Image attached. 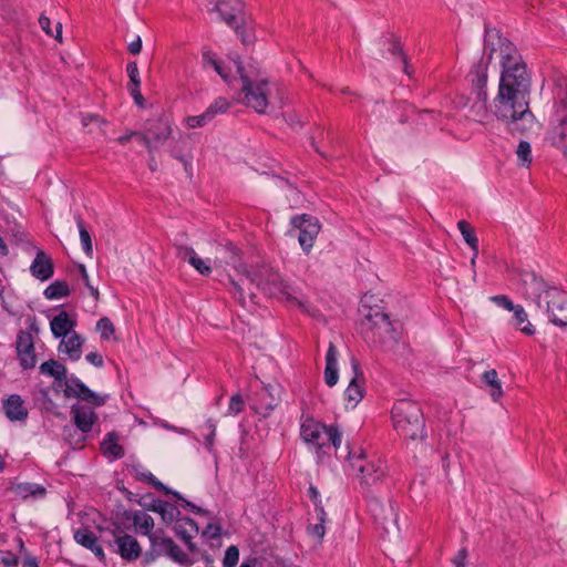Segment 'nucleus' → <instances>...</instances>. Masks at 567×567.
<instances>
[{"label":"nucleus","mask_w":567,"mask_h":567,"mask_svg":"<svg viewBox=\"0 0 567 567\" xmlns=\"http://www.w3.org/2000/svg\"><path fill=\"white\" fill-rule=\"evenodd\" d=\"M168 495H173L175 496L179 502H181V506L184 507V508H188L190 509L193 513L195 514H205V511L202 509L200 507H198L197 505H195L194 503L187 501L186 498H184L181 493L176 492V491H173V493H169Z\"/></svg>","instance_id":"nucleus-55"},{"label":"nucleus","mask_w":567,"mask_h":567,"mask_svg":"<svg viewBox=\"0 0 567 567\" xmlns=\"http://www.w3.org/2000/svg\"><path fill=\"white\" fill-rule=\"evenodd\" d=\"M221 528L216 524H208L203 530L202 536L206 539H217L220 537Z\"/></svg>","instance_id":"nucleus-58"},{"label":"nucleus","mask_w":567,"mask_h":567,"mask_svg":"<svg viewBox=\"0 0 567 567\" xmlns=\"http://www.w3.org/2000/svg\"><path fill=\"white\" fill-rule=\"evenodd\" d=\"M135 137L141 145L145 146L148 150V152H152L154 150L152 137L147 132H137V135Z\"/></svg>","instance_id":"nucleus-61"},{"label":"nucleus","mask_w":567,"mask_h":567,"mask_svg":"<svg viewBox=\"0 0 567 567\" xmlns=\"http://www.w3.org/2000/svg\"><path fill=\"white\" fill-rule=\"evenodd\" d=\"M147 133L151 135L154 148L163 144L172 134L171 126H152L147 128Z\"/></svg>","instance_id":"nucleus-43"},{"label":"nucleus","mask_w":567,"mask_h":567,"mask_svg":"<svg viewBox=\"0 0 567 567\" xmlns=\"http://www.w3.org/2000/svg\"><path fill=\"white\" fill-rule=\"evenodd\" d=\"M522 291L527 299L533 300L539 308L546 302V292L555 286L548 285L535 272L524 271L520 275Z\"/></svg>","instance_id":"nucleus-11"},{"label":"nucleus","mask_w":567,"mask_h":567,"mask_svg":"<svg viewBox=\"0 0 567 567\" xmlns=\"http://www.w3.org/2000/svg\"><path fill=\"white\" fill-rule=\"evenodd\" d=\"M96 329L103 340H110L111 336L115 331L113 322L107 317H103L97 320Z\"/></svg>","instance_id":"nucleus-48"},{"label":"nucleus","mask_w":567,"mask_h":567,"mask_svg":"<svg viewBox=\"0 0 567 567\" xmlns=\"http://www.w3.org/2000/svg\"><path fill=\"white\" fill-rule=\"evenodd\" d=\"M175 247H176L177 258H179L183 261H187L188 264H189V259L193 256L197 255L196 251L192 247L184 246V245H176Z\"/></svg>","instance_id":"nucleus-57"},{"label":"nucleus","mask_w":567,"mask_h":567,"mask_svg":"<svg viewBox=\"0 0 567 567\" xmlns=\"http://www.w3.org/2000/svg\"><path fill=\"white\" fill-rule=\"evenodd\" d=\"M393 427L396 433L409 441H424L427 436L423 411L417 402L400 399L391 410Z\"/></svg>","instance_id":"nucleus-2"},{"label":"nucleus","mask_w":567,"mask_h":567,"mask_svg":"<svg viewBox=\"0 0 567 567\" xmlns=\"http://www.w3.org/2000/svg\"><path fill=\"white\" fill-rule=\"evenodd\" d=\"M117 441V434L115 432H109L101 442L102 453L113 460L122 458L124 456V449Z\"/></svg>","instance_id":"nucleus-28"},{"label":"nucleus","mask_w":567,"mask_h":567,"mask_svg":"<svg viewBox=\"0 0 567 567\" xmlns=\"http://www.w3.org/2000/svg\"><path fill=\"white\" fill-rule=\"evenodd\" d=\"M152 509L158 513L162 519L167 523L174 522L179 516L177 506L163 499L154 501Z\"/></svg>","instance_id":"nucleus-33"},{"label":"nucleus","mask_w":567,"mask_h":567,"mask_svg":"<svg viewBox=\"0 0 567 567\" xmlns=\"http://www.w3.org/2000/svg\"><path fill=\"white\" fill-rule=\"evenodd\" d=\"M235 65L241 81V90L245 93V103L257 113H265L268 106V81L266 79L251 80L245 74L240 61H235Z\"/></svg>","instance_id":"nucleus-8"},{"label":"nucleus","mask_w":567,"mask_h":567,"mask_svg":"<svg viewBox=\"0 0 567 567\" xmlns=\"http://www.w3.org/2000/svg\"><path fill=\"white\" fill-rule=\"evenodd\" d=\"M546 311L555 326L567 327V296L559 288H551L546 292Z\"/></svg>","instance_id":"nucleus-10"},{"label":"nucleus","mask_w":567,"mask_h":567,"mask_svg":"<svg viewBox=\"0 0 567 567\" xmlns=\"http://www.w3.org/2000/svg\"><path fill=\"white\" fill-rule=\"evenodd\" d=\"M74 220H75V224L79 229L82 249H83L84 254L91 258L93 256V245H92L91 235H90L89 230L86 229L85 223H84L83 218L81 217V215H79V214L74 215Z\"/></svg>","instance_id":"nucleus-36"},{"label":"nucleus","mask_w":567,"mask_h":567,"mask_svg":"<svg viewBox=\"0 0 567 567\" xmlns=\"http://www.w3.org/2000/svg\"><path fill=\"white\" fill-rule=\"evenodd\" d=\"M457 228L461 231L465 243L471 247V249L474 252V256H473V258L471 260V262L474 265L475 264V259H476V257L478 255V239H477V237L475 235V231L470 226V224L466 220H464V219H462V220H460L457 223Z\"/></svg>","instance_id":"nucleus-34"},{"label":"nucleus","mask_w":567,"mask_h":567,"mask_svg":"<svg viewBox=\"0 0 567 567\" xmlns=\"http://www.w3.org/2000/svg\"><path fill=\"white\" fill-rule=\"evenodd\" d=\"M39 24L41 27V29L49 35V37H53L54 39L61 41V37H62V24L61 22H56L55 24V33L53 32V30L51 29V20L50 18H48L47 16L44 14H41L40 18H39Z\"/></svg>","instance_id":"nucleus-46"},{"label":"nucleus","mask_w":567,"mask_h":567,"mask_svg":"<svg viewBox=\"0 0 567 567\" xmlns=\"http://www.w3.org/2000/svg\"><path fill=\"white\" fill-rule=\"evenodd\" d=\"M554 115L567 116V78L558 74L553 79Z\"/></svg>","instance_id":"nucleus-21"},{"label":"nucleus","mask_w":567,"mask_h":567,"mask_svg":"<svg viewBox=\"0 0 567 567\" xmlns=\"http://www.w3.org/2000/svg\"><path fill=\"white\" fill-rule=\"evenodd\" d=\"M186 125L189 128H197V127H204L210 122L204 114V112L199 115H192L185 118Z\"/></svg>","instance_id":"nucleus-53"},{"label":"nucleus","mask_w":567,"mask_h":567,"mask_svg":"<svg viewBox=\"0 0 567 567\" xmlns=\"http://www.w3.org/2000/svg\"><path fill=\"white\" fill-rule=\"evenodd\" d=\"M238 270L243 271L248 280L266 293H269L270 296H280L288 301H297V298L290 292V286L284 281L280 274L275 271L272 268L262 265L247 269L246 266L240 265ZM298 303L301 306V301L298 300Z\"/></svg>","instance_id":"nucleus-6"},{"label":"nucleus","mask_w":567,"mask_h":567,"mask_svg":"<svg viewBox=\"0 0 567 567\" xmlns=\"http://www.w3.org/2000/svg\"><path fill=\"white\" fill-rule=\"evenodd\" d=\"M71 415L76 429L80 430L82 434L91 432L94 423L97 421V415L94 410L82 404H73L71 406Z\"/></svg>","instance_id":"nucleus-19"},{"label":"nucleus","mask_w":567,"mask_h":567,"mask_svg":"<svg viewBox=\"0 0 567 567\" xmlns=\"http://www.w3.org/2000/svg\"><path fill=\"white\" fill-rule=\"evenodd\" d=\"M63 392L65 398H75L79 399L80 401L89 402L94 406L104 405L106 400V396H102L96 392L92 391L74 374L68 377V379L65 380Z\"/></svg>","instance_id":"nucleus-12"},{"label":"nucleus","mask_w":567,"mask_h":567,"mask_svg":"<svg viewBox=\"0 0 567 567\" xmlns=\"http://www.w3.org/2000/svg\"><path fill=\"white\" fill-rule=\"evenodd\" d=\"M30 274L40 281L49 280L54 274L52 258L43 250H38L30 265Z\"/></svg>","instance_id":"nucleus-20"},{"label":"nucleus","mask_w":567,"mask_h":567,"mask_svg":"<svg viewBox=\"0 0 567 567\" xmlns=\"http://www.w3.org/2000/svg\"><path fill=\"white\" fill-rule=\"evenodd\" d=\"M137 478L142 482H145L153 486L156 491L163 492L168 495L173 493V489L164 485L161 481H158L150 471H143L137 474Z\"/></svg>","instance_id":"nucleus-44"},{"label":"nucleus","mask_w":567,"mask_h":567,"mask_svg":"<svg viewBox=\"0 0 567 567\" xmlns=\"http://www.w3.org/2000/svg\"><path fill=\"white\" fill-rule=\"evenodd\" d=\"M491 301L508 311H513L516 307V305L506 295L492 296Z\"/></svg>","instance_id":"nucleus-54"},{"label":"nucleus","mask_w":567,"mask_h":567,"mask_svg":"<svg viewBox=\"0 0 567 567\" xmlns=\"http://www.w3.org/2000/svg\"><path fill=\"white\" fill-rule=\"evenodd\" d=\"M173 529L190 553L197 551V546L193 543V538L198 535L199 527L194 519L189 517H177Z\"/></svg>","instance_id":"nucleus-17"},{"label":"nucleus","mask_w":567,"mask_h":567,"mask_svg":"<svg viewBox=\"0 0 567 567\" xmlns=\"http://www.w3.org/2000/svg\"><path fill=\"white\" fill-rule=\"evenodd\" d=\"M110 546L113 547V551L127 561H135L142 553L137 539L127 534L115 536L113 544H110Z\"/></svg>","instance_id":"nucleus-16"},{"label":"nucleus","mask_w":567,"mask_h":567,"mask_svg":"<svg viewBox=\"0 0 567 567\" xmlns=\"http://www.w3.org/2000/svg\"><path fill=\"white\" fill-rule=\"evenodd\" d=\"M361 333L368 343L384 350H392L401 336L400 330L390 320L389 315L380 307L370 308L361 323Z\"/></svg>","instance_id":"nucleus-3"},{"label":"nucleus","mask_w":567,"mask_h":567,"mask_svg":"<svg viewBox=\"0 0 567 567\" xmlns=\"http://www.w3.org/2000/svg\"><path fill=\"white\" fill-rule=\"evenodd\" d=\"M516 155L520 167H529L533 161L530 143L522 140L516 148Z\"/></svg>","instance_id":"nucleus-42"},{"label":"nucleus","mask_w":567,"mask_h":567,"mask_svg":"<svg viewBox=\"0 0 567 567\" xmlns=\"http://www.w3.org/2000/svg\"><path fill=\"white\" fill-rule=\"evenodd\" d=\"M148 540L151 544L148 555L153 556V558H156L161 556L166 557V554L173 539L166 537L162 529H157L155 530L154 534L150 535Z\"/></svg>","instance_id":"nucleus-27"},{"label":"nucleus","mask_w":567,"mask_h":567,"mask_svg":"<svg viewBox=\"0 0 567 567\" xmlns=\"http://www.w3.org/2000/svg\"><path fill=\"white\" fill-rule=\"evenodd\" d=\"M75 324L66 311H61L50 321L51 332L55 339L65 338Z\"/></svg>","instance_id":"nucleus-25"},{"label":"nucleus","mask_w":567,"mask_h":567,"mask_svg":"<svg viewBox=\"0 0 567 567\" xmlns=\"http://www.w3.org/2000/svg\"><path fill=\"white\" fill-rule=\"evenodd\" d=\"M82 338L73 332L66 340H62L59 344V351L66 353L72 361H78L82 354Z\"/></svg>","instance_id":"nucleus-29"},{"label":"nucleus","mask_w":567,"mask_h":567,"mask_svg":"<svg viewBox=\"0 0 567 567\" xmlns=\"http://www.w3.org/2000/svg\"><path fill=\"white\" fill-rule=\"evenodd\" d=\"M166 557L183 567H188L194 564V559L187 553L183 551L174 540L171 543Z\"/></svg>","instance_id":"nucleus-39"},{"label":"nucleus","mask_w":567,"mask_h":567,"mask_svg":"<svg viewBox=\"0 0 567 567\" xmlns=\"http://www.w3.org/2000/svg\"><path fill=\"white\" fill-rule=\"evenodd\" d=\"M0 564L4 567H16L19 564V558L12 551H6L0 557Z\"/></svg>","instance_id":"nucleus-59"},{"label":"nucleus","mask_w":567,"mask_h":567,"mask_svg":"<svg viewBox=\"0 0 567 567\" xmlns=\"http://www.w3.org/2000/svg\"><path fill=\"white\" fill-rule=\"evenodd\" d=\"M85 360L96 367V368H102L104 365V360H103V357L101 353L99 352H90L85 355Z\"/></svg>","instance_id":"nucleus-62"},{"label":"nucleus","mask_w":567,"mask_h":567,"mask_svg":"<svg viewBox=\"0 0 567 567\" xmlns=\"http://www.w3.org/2000/svg\"><path fill=\"white\" fill-rule=\"evenodd\" d=\"M279 385L266 384L260 392V405L256 409L264 416L269 415L280 402Z\"/></svg>","instance_id":"nucleus-23"},{"label":"nucleus","mask_w":567,"mask_h":567,"mask_svg":"<svg viewBox=\"0 0 567 567\" xmlns=\"http://www.w3.org/2000/svg\"><path fill=\"white\" fill-rule=\"evenodd\" d=\"M74 540L89 550L99 543L96 535L89 528L76 529L74 533Z\"/></svg>","instance_id":"nucleus-41"},{"label":"nucleus","mask_w":567,"mask_h":567,"mask_svg":"<svg viewBox=\"0 0 567 567\" xmlns=\"http://www.w3.org/2000/svg\"><path fill=\"white\" fill-rule=\"evenodd\" d=\"M39 371L41 374L45 377L53 378L59 383L60 386L68 379L66 367L54 359H50L43 362L40 365Z\"/></svg>","instance_id":"nucleus-26"},{"label":"nucleus","mask_w":567,"mask_h":567,"mask_svg":"<svg viewBox=\"0 0 567 567\" xmlns=\"http://www.w3.org/2000/svg\"><path fill=\"white\" fill-rule=\"evenodd\" d=\"M482 380L486 385L491 386L489 395L494 402H497L503 395V389L496 370L492 369L485 371L482 375Z\"/></svg>","instance_id":"nucleus-35"},{"label":"nucleus","mask_w":567,"mask_h":567,"mask_svg":"<svg viewBox=\"0 0 567 567\" xmlns=\"http://www.w3.org/2000/svg\"><path fill=\"white\" fill-rule=\"evenodd\" d=\"M244 409V400L240 394L236 393L231 395L227 414L229 415H237L239 414Z\"/></svg>","instance_id":"nucleus-52"},{"label":"nucleus","mask_w":567,"mask_h":567,"mask_svg":"<svg viewBox=\"0 0 567 567\" xmlns=\"http://www.w3.org/2000/svg\"><path fill=\"white\" fill-rule=\"evenodd\" d=\"M2 409L7 419L11 422H25L29 415L24 401L19 394H11L3 400Z\"/></svg>","instance_id":"nucleus-22"},{"label":"nucleus","mask_w":567,"mask_h":567,"mask_svg":"<svg viewBox=\"0 0 567 567\" xmlns=\"http://www.w3.org/2000/svg\"><path fill=\"white\" fill-rule=\"evenodd\" d=\"M215 10L219 13L220 18L233 29L237 35L240 37L241 42L247 44L248 38L245 35L244 28L238 23V14L243 10L241 0H218Z\"/></svg>","instance_id":"nucleus-13"},{"label":"nucleus","mask_w":567,"mask_h":567,"mask_svg":"<svg viewBox=\"0 0 567 567\" xmlns=\"http://www.w3.org/2000/svg\"><path fill=\"white\" fill-rule=\"evenodd\" d=\"M229 284L231 285L233 287V292H234V296L239 300V301H245V293H244V289L240 285V282L236 281L235 279H233L231 277H229Z\"/></svg>","instance_id":"nucleus-63"},{"label":"nucleus","mask_w":567,"mask_h":567,"mask_svg":"<svg viewBox=\"0 0 567 567\" xmlns=\"http://www.w3.org/2000/svg\"><path fill=\"white\" fill-rule=\"evenodd\" d=\"M238 270L243 271L248 280L266 293H269L270 296H280L288 301H297V298L290 292V286L284 281L280 274L275 271L272 268L262 265L247 269L246 266L240 265ZM298 303L301 306V301L298 300Z\"/></svg>","instance_id":"nucleus-7"},{"label":"nucleus","mask_w":567,"mask_h":567,"mask_svg":"<svg viewBox=\"0 0 567 567\" xmlns=\"http://www.w3.org/2000/svg\"><path fill=\"white\" fill-rule=\"evenodd\" d=\"M14 492L18 496L22 498L32 497H43L47 493L45 488L37 483H19L14 487Z\"/></svg>","instance_id":"nucleus-37"},{"label":"nucleus","mask_w":567,"mask_h":567,"mask_svg":"<svg viewBox=\"0 0 567 567\" xmlns=\"http://www.w3.org/2000/svg\"><path fill=\"white\" fill-rule=\"evenodd\" d=\"M384 44H388V51L393 56H400L401 58V60L403 62V71H404L405 74L410 75L411 74V66L408 63L406 55L404 54L400 43L396 42V41L388 40V41H384Z\"/></svg>","instance_id":"nucleus-45"},{"label":"nucleus","mask_w":567,"mask_h":567,"mask_svg":"<svg viewBox=\"0 0 567 567\" xmlns=\"http://www.w3.org/2000/svg\"><path fill=\"white\" fill-rule=\"evenodd\" d=\"M189 265H192L203 276H209L212 274L210 265L206 260L198 257V255L193 256L189 259Z\"/></svg>","instance_id":"nucleus-50"},{"label":"nucleus","mask_w":567,"mask_h":567,"mask_svg":"<svg viewBox=\"0 0 567 567\" xmlns=\"http://www.w3.org/2000/svg\"><path fill=\"white\" fill-rule=\"evenodd\" d=\"M467 559V550L465 548H462L457 551L453 559V564L455 567H465Z\"/></svg>","instance_id":"nucleus-64"},{"label":"nucleus","mask_w":567,"mask_h":567,"mask_svg":"<svg viewBox=\"0 0 567 567\" xmlns=\"http://www.w3.org/2000/svg\"><path fill=\"white\" fill-rule=\"evenodd\" d=\"M239 560V549L237 546L231 545L229 546L226 551L223 559V566L224 567H236Z\"/></svg>","instance_id":"nucleus-49"},{"label":"nucleus","mask_w":567,"mask_h":567,"mask_svg":"<svg viewBox=\"0 0 567 567\" xmlns=\"http://www.w3.org/2000/svg\"><path fill=\"white\" fill-rule=\"evenodd\" d=\"M513 312L514 326L519 329L526 336H533L535 333L534 326L528 321V316L520 305H516Z\"/></svg>","instance_id":"nucleus-32"},{"label":"nucleus","mask_w":567,"mask_h":567,"mask_svg":"<svg viewBox=\"0 0 567 567\" xmlns=\"http://www.w3.org/2000/svg\"><path fill=\"white\" fill-rule=\"evenodd\" d=\"M353 377L344 391V401L347 408L354 409L364 396V377L360 363L355 358H351Z\"/></svg>","instance_id":"nucleus-15"},{"label":"nucleus","mask_w":567,"mask_h":567,"mask_svg":"<svg viewBox=\"0 0 567 567\" xmlns=\"http://www.w3.org/2000/svg\"><path fill=\"white\" fill-rule=\"evenodd\" d=\"M16 352L19 364L23 370L33 369L37 364L34 342L31 332L21 330L16 339Z\"/></svg>","instance_id":"nucleus-14"},{"label":"nucleus","mask_w":567,"mask_h":567,"mask_svg":"<svg viewBox=\"0 0 567 567\" xmlns=\"http://www.w3.org/2000/svg\"><path fill=\"white\" fill-rule=\"evenodd\" d=\"M300 436L302 441L316 450L318 454L326 453V449L333 446L338 450L342 442V434L338 426H327L310 415H301Z\"/></svg>","instance_id":"nucleus-4"},{"label":"nucleus","mask_w":567,"mask_h":567,"mask_svg":"<svg viewBox=\"0 0 567 567\" xmlns=\"http://www.w3.org/2000/svg\"><path fill=\"white\" fill-rule=\"evenodd\" d=\"M133 523L136 528V532L141 535L147 536L154 534V520L153 518L143 512L136 513L133 517Z\"/></svg>","instance_id":"nucleus-38"},{"label":"nucleus","mask_w":567,"mask_h":567,"mask_svg":"<svg viewBox=\"0 0 567 567\" xmlns=\"http://www.w3.org/2000/svg\"><path fill=\"white\" fill-rule=\"evenodd\" d=\"M205 427L208 430V434L204 437V445L206 450L210 453L214 449L215 436L217 431V422L214 419H207L205 422Z\"/></svg>","instance_id":"nucleus-47"},{"label":"nucleus","mask_w":567,"mask_h":567,"mask_svg":"<svg viewBox=\"0 0 567 567\" xmlns=\"http://www.w3.org/2000/svg\"><path fill=\"white\" fill-rule=\"evenodd\" d=\"M126 73L130 78V84H141L140 71L135 61H131L126 64Z\"/></svg>","instance_id":"nucleus-56"},{"label":"nucleus","mask_w":567,"mask_h":567,"mask_svg":"<svg viewBox=\"0 0 567 567\" xmlns=\"http://www.w3.org/2000/svg\"><path fill=\"white\" fill-rule=\"evenodd\" d=\"M79 271H80V275H81V278L83 280V284L84 286L87 288V290L90 291V295L95 299L97 300L99 299V296H100V292H99V289L94 286H92L91 281H90V277H89V274H87V270H86V267L84 265H80L79 266Z\"/></svg>","instance_id":"nucleus-51"},{"label":"nucleus","mask_w":567,"mask_h":567,"mask_svg":"<svg viewBox=\"0 0 567 567\" xmlns=\"http://www.w3.org/2000/svg\"><path fill=\"white\" fill-rule=\"evenodd\" d=\"M494 52H498L501 64L494 114L509 133L523 135L534 127L536 118L529 109L532 76L515 44L497 29L485 28L483 55L472 66L468 78L474 87H485Z\"/></svg>","instance_id":"nucleus-1"},{"label":"nucleus","mask_w":567,"mask_h":567,"mask_svg":"<svg viewBox=\"0 0 567 567\" xmlns=\"http://www.w3.org/2000/svg\"><path fill=\"white\" fill-rule=\"evenodd\" d=\"M547 141L555 147L566 151L567 150V116L554 115L550 122V127L547 132Z\"/></svg>","instance_id":"nucleus-18"},{"label":"nucleus","mask_w":567,"mask_h":567,"mask_svg":"<svg viewBox=\"0 0 567 567\" xmlns=\"http://www.w3.org/2000/svg\"><path fill=\"white\" fill-rule=\"evenodd\" d=\"M339 380L338 350L330 342L326 353L324 382L328 386H334Z\"/></svg>","instance_id":"nucleus-24"},{"label":"nucleus","mask_w":567,"mask_h":567,"mask_svg":"<svg viewBox=\"0 0 567 567\" xmlns=\"http://www.w3.org/2000/svg\"><path fill=\"white\" fill-rule=\"evenodd\" d=\"M347 460L350 474L359 481L363 488L377 484L386 474L385 462L377 455H369L363 450H350Z\"/></svg>","instance_id":"nucleus-5"},{"label":"nucleus","mask_w":567,"mask_h":567,"mask_svg":"<svg viewBox=\"0 0 567 567\" xmlns=\"http://www.w3.org/2000/svg\"><path fill=\"white\" fill-rule=\"evenodd\" d=\"M291 225L299 229L298 241L306 254H309L313 247L315 240L320 233L321 225L317 217L301 214L296 215L290 220Z\"/></svg>","instance_id":"nucleus-9"},{"label":"nucleus","mask_w":567,"mask_h":567,"mask_svg":"<svg viewBox=\"0 0 567 567\" xmlns=\"http://www.w3.org/2000/svg\"><path fill=\"white\" fill-rule=\"evenodd\" d=\"M204 66H212L217 74L226 82L230 83V76L223 61L212 51H205L202 55Z\"/></svg>","instance_id":"nucleus-30"},{"label":"nucleus","mask_w":567,"mask_h":567,"mask_svg":"<svg viewBox=\"0 0 567 567\" xmlns=\"http://www.w3.org/2000/svg\"><path fill=\"white\" fill-rule=\"evenodd\" d=\"M307 532L310 536L322 539L326 534V527L323 523L319 522L317 524L309 525Z\"/></svg>","instance_id":"nucleus-60"},{"label":"nucleus","mask_w":567,"mask_h":567,"mask_svg":"<svg viewBox=\"0 0 567 567\" xmlns=\"http://www.w3.org/2000/svg\"><path fill=\"white\" fill-rule=\"evenodd\" d=\"M230 107V102L225 97H217L212 104L204 111V114L212 122L217 115L225 114Z\"/></svg>","instance_id":"nucleus-40"},{"label":"nucleus","mask_w":567,"mask_h":567,"mask_svg":"<svg viewBox=\"0 0 567 567\" xmlns=\"http://www.w3.org/2000/svg\"><path fill=\"white\" fill-rule=\"evenodd\" d=\"M70 287L64 280H55L43 290V296L48 300H59L66 298L70 296Z\"/></svg>","instance_id":"nucleus-31"}]
</instances>
